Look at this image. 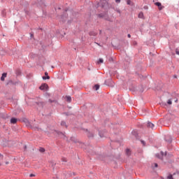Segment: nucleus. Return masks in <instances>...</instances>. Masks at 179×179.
Instances as JSON below:
<instances>
[{
  "label": "nucleus",
  "instance_id": "nucleus-42",
  "mask_svg": "<svg viewBox=\"0 0 179 179\" xmlns=\"http://www.w3.org/2000/svg\"><path fill=\"white\" fill-rule=\"evenodd\" d=\"M31 38H33V34H30Z\"/></svg>",
  "mask_w": 179,
  "mask_h": 179
},
{
  "label": "nucleus",
  "instance_id": "nucleus-21",
  "mask_svg": "<svg viewBox=\"0 0 179 179\" xmlns=\"http://www.w3.org/2000/svg\"><path fill=\"white\" fill-rule=\"evenodd\" d=\"M103 59H99L98 61V64H103Z\"/></svg>",
  "mask_w": 179,
  "mask_h": 179
},
{
  "label": "nucleus",
  "instance_id": "nucleus-28",
  "mask_svg": "<svg viewBox=\"0 0 179 179\" xmlns=\"http://www.w3.org/2000/svg\"><path fill=\"white\" fill-rule=\"evenodd\" d=\"M163 8H164V6H162V5H161V6L159 7V10H162L163 9Z\"/></svg>",
  "mask_w": 179,
  "mask_h": 179
},
{
  "label": "nucleus",
  "instance_id": "nucleus-6",
  "mask_svg": "<svg viewBox=\"0 0 179 179\" xmlns=\"http://www.w3.org/2000/svg\"><path fill=\"white\" fill-rule=\"evenodd\" d=\"M7 75H8V73H3L2 74L1 77V80L2 82H3V80H5V78H6Z\"/></svg>",
  "mask_w": 179,
  "mask_h": 179
},
{
  "label": "nucleus",
  "instance_id": "nucleus-46",
  "mask_svg": "<svg viewBox=\"0 0 179 179\" xmlns=\"http://www.w3.org/2000/svg\"><path fill=\"white\" fill-rule=\"evenodd\" d=\"M177 101H178V100L176 99V100L175 101V102L177 103Z\"/></svg>",
  "mask_w": 179,
  "mask_h": 179
},
{
  "label": "nucleus",
  "instance_id": "nucleus-26",
  "mask_svg": "<svg viewBox=\"0 0 179 179\" xmlns=\"http://www.w3.org/2000/svg\"><path fill=\"white\" fill-rule=\"evenodd\" d=\"M127 5H131V0H127Z\"/></svg>",
  "mask_w": 179,
  "mask_h": 179
},
{
  "label": "nucleus",
  "instance_id": "nucleus-25",
  "mask_svg": "<svg viewBox=\"0 0 179 179\" xmlns=\"http://www.w3.org/2000/svg\"><path fill=\"white\" fill-rule=\"evenodd\" d=\"M167 104H169V105H170V104H172L171 99L168 100Z\"/></svg>",
  "mask_w": 179,
  "mask_h": 179
},
{
  "label": "nucleus",
  "instance_id": "nucleus-5",
  "mask_svg": "<svg viewBox=\"0 0 179 179\" xmlns=\"http://www.w3.org/2000/svg\"><path fill=\"white\" fill-rule=\"evenodd\" d=\"M147 127L148 128H151L152 129H153V128H155V124L150 122H148L147 124Z\"/></svg>",
  "mask_w": 179,
  "mask_h": 179
},
{
  "label": "nucleus",
  "instance_id": "nucleus-31",
  "mask_svg": "<svg viewBox=\"0 0 179 179\" xmlns=\"http://www.w3.org/2000/svg\"><path fill=\"white\" fill-rule=\"evenodd\" d=\"M98 17H103V14H99V15H98Z\"/></svg>",
  "mask_w": 179,
  "mask_h": 179
},
{
  "label": "nucleus",
  "instance_id": "nucleus-32",
  "mask_svg": "<svg viewBox=\"0 0 179 179\" xmlns=\"http://www.w3.org/2000/svg\"><path fill=\"white\" fill-rule=\"evenodd\" d=\"M58 135H63L64 136V134H62V132H57Z\"/></svg>",
  "mask_w": 179,
  "mask_h": 179
},
{
  "label": "nucleus",
  "instance_id": "nucleus-27",
  "mask_svg": "<svg viewBox=\"0 0 179 179\" xmlns=\"http://www.w3.org/2000/svg\"><path fill=\"white\" fill-rule=\"evenodd\" d=\"M51 166H52V167H54V166H55V162H51Z\"/></svg>",
  "mask_w": 179,
  "mask_h": 179
},
{
  "label": "nucleus",
  "instance_id": "nucleus-22",
  "mask_svg": "<svg viewBox=\"0 0 179 179\" xmlns=\"http://www.w3.org/2000/svg\"><path fill=\"white\" fill-rule=\"evenodd\" d=\"M131 134H133V135H134V136H136V135H138V133L136 131H133L131 132Z\"/></svg>",
  "mask_w": 179,
  "mask_h": 179
},
{
  "label": "nucleus",
  "instance_id": "nucleus-19",
  "mask_svg": "<svg viewBox=\"0 0 179 179\" xmlns=\"http://www.w3.org/2000/svg\"><path fill=\"white\" fill-rule=\"evenodd\" d=\"M71 141H72V142H74L75 143H76L78 142V141L75 140V138H73V137L71 138Z\"/></svg>",
  "mask_w": 179,
  "mask_h": 179
},
{
  "label": "nucleus",
  "instance_id": "nucleus-11",
  "mask_svg": "<svg viewBox=\"0 0 179 179\" xmlns=\"http://www.w3.org/2000/svg\"><path fill=\"white\" fill-rule=\"evenodd\" d=\"M61 125H62V127H66V128L68 127V126H66V122H64V121H62V122H61Z\"/></svg>",
  "mask_w": 179,
  "mask_h": 179
},
{
  "label": "nucleus",
  "instance_id": "nucleus-44",
  "mask_svg": "<svg viewBox=\"0 0 179 179\" xmlns=\"http://www.w3.org/2000/svg\"><path fill=\"white\" fill-rule=\"evenodd\" d=\"M67 11H68V9H66V10H65V12H67Z\"/></svg>",
  "mask_w": 179,
  "mask_h": 179
},
{
  "label": "nucleus",
  "instance_id": "nucleus-15",
  "mask_svg": "<svg viewBox=\"0 0 179 179\" xmlns=\"http://www.w3.org/2000/svg\"><path fill=\"white\" fill-rule=\"evenodd\" d=\"M39 152H41V153H44V152H45V149H44L43 148H39Z\"/></svg>",
  "mask_w": 179,
  "mask_h": 179
},
{
  "label": "nucleus",
  "instance_id": "nucleus-3",
  "mask_svg": "<svg viewBox=\"0 0 179 179\" xmlns=\"http://www.w3.org/2000/svg\"><path fill=\"white\" fill-rule=\"evenodd\" d=\"M40 90H47L48 89V85L42 84L41 86L39 87Z\"/></svg>",
  "mask_w": 179,
  "mask_h": 179
},
{
  "label": "nucleus",
  "instance_id": "nucleus-9",
  "mask_svg": "<svg viewBox=\"0 0 179 179\" xmlns=\"http://www.w3.org/2000/svg\"><path fill=\"white\" fill-rule=\"evenodd\" d=\"M138 17L140 19H143V12L139 13Z\"/></svg>",
  "mask_w": 179,
  "mask_h": 179
},
{
  "label": "nucleus",
  "instance_id": "nucleus-47",
  "mask_svg": "<svg viewBox=\"0 0 179 179\" xmlns=\"http://www.w3.org/2000/svg\"><path fill=\"white\" fill-rule=\"evenodd\" d=\"M58 9H61V8H58Z\"/></svg>",
  "mask_w": 179,
  "mask_h": 179
},
{
  "label": "nucleus",
  "instance_id": "nucleus-43",
  "mask_svg": "<svg viewBox=\"0 0 179 179\" xmlns=\"http://www.w3.org/2000/svg\"><path fill=\"white\" fill-rule=\"evenodd\" d=\"M158 166V165H157V164H155V167H157Z\"/></svg>",
  "mask_w": 179,
  "mask_h": 179
},
{
  "label": "nucleus",
  "instance_id": "nucleus-40",
  "mask_svg": "<svg viewBox=\"0 0 179 179\" xmlns=\"http://www.w3.org/2000/svg\"><path fill=\"white\" fill-rule=\"evenodd\" d=\"M45 76H48V72H45Z\"/></svg>",
  "mask_w": 179,
  "mask_h": 179
},
{
  "label": "nucleus",
  "instance_id": "nucleus-41",
  "mask_svg": "<svg viewBox=\"0 0 179 179\" xmlns=\"http://www.w3.org/2000/svg\"><path fill=\"white\" fill-rule=\"evenodd\" d=\"M127 36L129 37V38H131V34H128Z\"/></svg>",
  "mask_w": 179,
  "mask_h": 179
},
{
  "label": "nucleus",
  "instance_id": "nucleus-30",
  "mask_svg": "<svg viewBox=\"0 0 179 179\" xmlns=\"http://www.w3.org/2000/svg\"><path fill=\"white\" fill-rule=\"evenodd\" d=\"M116 3H120L121 2V0H115Z\"/></svg>",
  "mask_w": 179,
  "mask_h": 179
},
{
  "label": "nucleus",
  "instance_id": "nucleus-1",
  "mask_svg": "<svg viewBox=\"0 0 179 179\" xmlns=\"http://www.w3.org/2000/svg\"><path fill=\"white\" fill-rule=\"evenodd\" d=\"M108 5V2L107 0H101L99 3H98V6H101V8H106Z\"/></svg>",
  "mask_w": 179,
  "mask_h": 179
},
{
  "label": "nucleus",
  "instance_id": "nucleus-12",
  "mask_svg": "<svg viewBox=\"0 0 179 179\" xmlns=\"http://www.w3.org/2000/svg\"><path fill=\"white\" fill-rule=\"evenodd\" d=\"M126 155H127V156H129V155H131V150L128 148L126 150Z\"/></svg>",
  "mask_w": 179,
  "mask_h": 179
},
{
  "label": "nucleus",
  "instance_id": "nucleus-34",
  "mask_svg": "<svg viewBox=\"0 0 179 179\" xmlns=\"http://www.w3.org/2000/svg\"><path fill=\"white\" fill-rule=\"evenodd\" d=\"M141 143L143 145V146H145V141H141Z\"/></svg>",
  "mask_w": 179,
  "mask_h": 179
},
{
  "label": "nucleus",
  "instance_id": "nucleus-2",
  "mask_svg": "<svg viewBox=\"0 0 179 179\" xmlns=\"http://www.w3.org/2000/svg\"><path fill=\"white\" fill-rule=\"evenodd\" d=\"M164 139H165L166 142H168V143H171V142L173 141V138H171V136H170V135L165 136Z\"/></svg>",
  "mask_w": 179,
  "mask_h": 179
},
{
  "label": "nucleus",
  "instance_id": "nucleus-45",
  "mask_svg": "<svg viewBox=\"0 0 179 179\" xmlns=\"http://www.w3.org/2000/svg\"><path fill=\"white\" fill-rule=\"evenodd\" d=\"M167 155V152H165V156H166Z\"/></svg>",
  "mask_w": 179,
  "mask_h": 179
},
{
  "label": "nucleus",
  "instance_id": "nucleus-18",
  "mask_svg": "<svg viewBox=\"0 0 179 179\" xmlns=\"http://www.w3.org/2000/svg\"><path fill=\"white\" fill-rule=\"evenodd\" d=\"M43 80H45L47 79H50V76H43Z\"/></svg>",
  "mask_w": 179,
  "mask_h": 179
},
{
  "label": "nucleus",
  "instance_id": "nucleus-8",
  "mask_svg": "<svg viewBox=\"0 0 179 179\" xmlns=\"http://www.w3.org/2000/svg\"><path fill=\"white\" fill-rule=\"evenodd\" d=\"M66 101H68V103H71L72 98H71V96H66Z\"/></svg>",
  "mask_w": 179,
  "mask_h": 179
},
{
  "label": "nucleus",
  "instance_id": "nucleus-10",
  "mask_svg": "<svg viewBox=\"0 0 179 179\" xmlns=\"http://www.w3.org/2000/svg\"><path fill=\"white\" fill-rule=\"evenodd\" d=\"M94 89H95V90H99L100 89V85H95L94 87Z\"/></svg>",
  "mask_w": 179,
  "mask_h": 179
},
{
  "label": "nucleus",
  "instance_id": "nucleus-29",
  "mask_svg": "<svg viewBox=\"0 0 179 179\" xmlns=\"http://www.w3.org/2000/svg\"><path fill=\"white\" fill-rule=\"evenodd\" d=\"M176 53L177 54V55H179V51L178 49L176 50Z\"/></svg>",
  "mask_w": 179,
  "mask_h": 179
},
{
  "label": "nucleus",
  "instance_id": "nucleus-38",
  "mask_svg": "<svg viewBox=\"0 0 179 179\" xmlns=\"http://www.w3.org/2000/svg\"><path fill=\"white\" fill-rule=\"evenodd\" d=\"M37 131H41V129L36 127Z\"/></svg>",
  "mask_w": 179,
  "mask_h": 179
},
{
  "label": "nucleus",
  "instance_id": "nucleus-24",
  "mask_svg": "<svg viewBox=\"0 0 179 179\" xmlns=\"http://www.w3.org/2000/svg\"><path fill=\"white\" fill-rule=\"evenodd\" d=\"M167 179H174V178H173V175H169L168 176Z\"/></svg>",
  "mask_w": 179,
  "mask_h": 179
},
{
  "label": "nucleus",
  "instance_id": "nucleus-37",
  "mask_svg": "<svg viewBox=\"0 0 179 179\" xmlns=\"http://www.w3.org/2000/svg\"><path fill=\"white\" fill-rule=\"evenodd\" d=\"M174 79H177V75L173 76Z\"/></svg>",
  "mask_w": 179,
  "mask_h": 179
},
{
  "label": "nucleus",
  "instance_id": "nucleus-36",
  "mask_svg": "<svg viewBox=\"0 0 179 179\" xmlns=\"http://www.w3.org/2000/svg\"><path fill=\"white\" fill-rule=\"evenodd\" d=\"M29 177H34V174L33 173L30 174Z\"/></svg>",
  "mask_w": 179,
  "mask_h": 179
},
{
  "label": "nucleus",
  "instance_id": "nucleus-14",
  "mask_svg": "<svg viewBox=\"0 0 179 179\" xmlns=\"http://www.w3.org/2000/svg\"><path fill=\"white\" fill-rule=\"evenodd\" d=\"M49 103H58V101L55 100V99H49Z\"/></svg>",
  "mask_w": 179,
  "mask_h": 179
},
{
  "label": "nucleus",
  "instance_id": "nucleus-20",
  "mask_svg": "<svg viewBox=\"0 0 179 179\" xmlns=\"http://www.w3.org/2000/svg\"><path fill=\"white\" fill-rule=\"evenodd\" d=\"M99 136L101 138H104V134H102L101 131H99Z\"/></svg>",
  "mask_w": 179,
  "mask_h": 179
},
{
  "label": "nucleus",
  "instance_id": "nucleus-39",
  "mask_svg": "<svg viewBox=\"0 0 179 179\" xmlns=\"http://www.w3.org/2000/svg\"><path fill=\"white\" fill-rule=\"evenodd\" d=\"M88 137H89V138H93V134H92L91 136L89 135Z\"/></svg>",
  "mask_w": 179,
  "mask_h": 179
},
{
  "label": "nucleus",
  "instance_id": "nucleus-23",
  "mask_svg": "<svg viewBox=\"0 0 179 179\" xmlns=\"http://www.w3.org/2000/svg\"><path fill=\"white\" fill-rule=\"evenodd\" d=\"M62 162L66 163V158H65V157L62 158Z\"/></svg>",
  "mask_w": 179,
  "mask_h": 179
},
{
  "label": "nucleus",
  "instance_id": "nucleus-16",
  "mask_svg": "<svg viewBox=\"0 0 179 179\" xmlns=\"http://www.w3.org/2000/svg\"><path fill=\"white\" fill-rule=\"evenodd\" d=\"M155 5H156V6H158V8H159V6H162V3H160V2H156V3H155Z\"/></svg>",
  "mask_w": 179,
  "mask_h": 179
},
{
  "label": "nucleus",
  "instance_id": "nucleus-13",
  "mask_svg": "<svg viewBox=\"0 0 179 179\" xmlns=\"http://www.w3.org/2000/svg\"><path fill=\"white\" fill-rule=\"evenodd\" d=\"M90 36H97V32L92 31L90 33Z\"/></svg>",
  "mask_w": 179,
  "mask_h": 179
},
{
  "label": "nucleus",
  "instance_id": "nucleus-33",
  "mask_svg": "<svg viewBox=\"0 0 179 179\" xmlns=\"http://www.w3.org/2000/svg\"><path fill=\"white\" fill-rule=\"evenodd\" d=\"M116 12H117V13L121 14V10H117Z\"/></svg>",
  "mask_w": 179,
  "mask_h": 179
},
{
  "label": "nucleus",
  "instance_id": "nucleus-35",
  "mask_svg": "<svg viewBox=\"0 0 179 179\" xmlns=\"http://www.w3.org/2000/svg\"><path fill=\"white\" fill-rule=\"evenodd\" d=\"M0 158L3 159V155H2L1 153H0Z\"/></svg>",
  "mask_w": 179,
  "mask_h": 179
},
{
  "label": "nucleus",
  "instance_id": "nucleus-48",
  "mask_svg": "<svg viewBox=\"0 0 179 179\" xmlns=\"http://www.w3.org/2000/svg\"><path fill=\"white\" fill-rule=\"evenodd\" d=\"M0 166H1V163H0Z\"/></svg>",
  "mask_w": 179,
  "mask_h": 179
},
{
  "label": "nucleus",
  "instance_id": "nucleus-17",
  "mask_svg": "<svg viewBox=\"0 0 179 179\" xmlns=\"http://www.w3.org/2000/svg\"><path fill=\"white\" fill-rule=\"evenodd\" d=\"M108 82H111V79H109V80H105V83L106 85H107L108 86H110V84H108Z\"/></svg>",
  "mask_w": 179,
  "mask_h": 179
},
{
  "label": "nucleus",
  "instance_id": "nucleus-7",
  "mask_svg": "<svg viewBox=\"0 0 179 179\" xmlns=\"http://www.w3.org/2000/svg\"><path fill=\"white\" fill-rule=\"evenodd\" d=\"M10 122H11V124H16V122H17V119H16L15 117H12L10 119Z\"/></svg>",
  "mask_w": 179,
  "mask_h": 179
},
{
  "label": "nucleus",
  "instance_id": "nucleus-4",
  "mask_svg": "<svg viewBox=\"0 0 179 179\" xmlns=\"http://www.w3.org/2000/svg\"><path fill=\"white\" fill-rule=\"evenodd\" d=\"M163 156H164V152H163V151H162L160 154H156V157L158 159H163Z\"/></svg>",
  "mask_w": 179,
  "mask_h": 179
}]
</instances>
